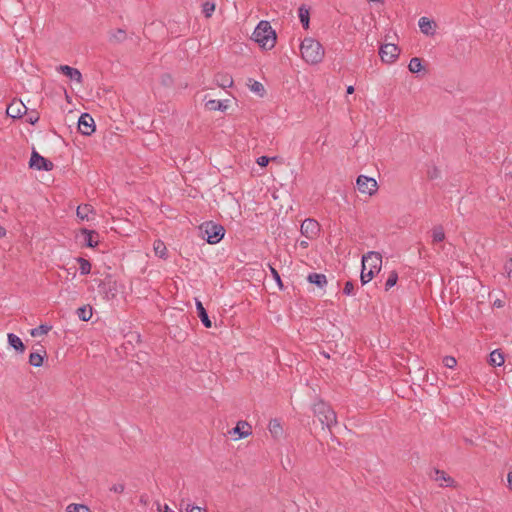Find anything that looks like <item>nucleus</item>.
<instances>
[{
    "label": "nucleus",
    "mask_w": 512,
    "mask_h": 512,
    "mask_svg": "<svg viewBox=\"0 0 512 512\" xmlns=\"http://www.w3.org/2000/svg\"><path fill=\"white\" fill-rule=\"evenodd\" d=\"M382 256L379 252L369 251L362 256L361 283L370 282L381 270Z\"/></svg>",
    "instance_id": "obj_1"
},
{
    "label": "nucleus",
    "mask_w": 512,
    "mask_h": 512,
    "mask_svg": "<svg viewBox=\"0 0 512 512\" xmlns=\"http://www.w3.org/2000/svg\"><path fill=\"white\" fill-rule=\"evenodd\" d=\"M252 40L265 50L274 48L277 40L275 30L268 21L262 20L258 23L252 34Z\"/></svg>",
    "instance_id": "obj_2"
},
{
    "label": "nucleus",
    "mask_w": 512,
    "mask_h": 512,
    "mask_svg": "<svg viewBox=\"0 0 512 512\" xmlns=\"http://www.w3.org/2000/svg\"><path fill=\"white\" fill-rule=\"evenodd\" d=\"M303 60L309 64H318L324 57V48L313 38H305L300 45Z\"/></svg>",
    "instance_id": "obj_3"
},
{
    "label": "nucleus",
    "mask_w": 512,
    "mask_h": 512,
    "mask_svg": "<svg viewBox=\"0 0 512 512\" xmlns=\"http://www.w3.org/2000/svg\"><path fill=\"white\" fill-rule=\"evenodd\" d=\"M313 413L318 418L323 427L331 431L332 426L337 424L335 411L326 402L319 400L313 405Z\"/></svg>",
    "instance_id": "obj_4"
},
{
    "label": "nucleus",
    "mask_w": 512,
    "mask_h": 512,
    "mask_svg": "<svg viewBox=\"0 0 512 512\" xmlns=\"http://www.w3.org/2000/svg\"><path fill=\"white\" fill-rule=\"evenodd\" d=\"M202 237L210 244L220 242L225 234V229L222 225L216 224L213 221H208L200 226Z\"/></svg>",
    "instance_id": "obj_5"
},
{
    "label": "nucleus",
    "mask_w": 512,
    "mask_h": 512,
    "mask_svg": "<svg viewBox=\"0 0 512 512\" xmlns=\"http://www.w3.org/2000/svg\"><path fill=\"white\" fill-rule=\"evenodd\" d=\"M29 167L36 170L51 171L54 164L52 161L41 156L37 151L33 150L29 161Z\"/></svg>",
    "instance_id": "obj_6"
},
{
    "label": "nucleus",
    "mask_w": 512,
    "mask_h": 512,
    "mask_svg": "<svg viewBox=\"0 0 512 512\" xmlns=\"http://www.w3.org/2000/svg\"><path fill=\"white\" fill-rule=\"evenodd\" d=\"M356 185L361 193L373 195L378 189L377 182L374 178H370L364 175L358 176Z\"/></svg>",
    "instance_id": "obj_7"
},
{
    "label": "nucleus",
    "mask_w": 512,
    "mask_h": 512,
    "mask_svg": "<svg viewBox=\"0 0 512 512\" xmlns=\"http://www.w3.org/2000/svg\"><path fill=\"white\" fill-rule=\"evenodd\" d=\"M400 49L397 45L387 43L380 47L379 55L385 63H393L399 57Z\"/></svg>",
    "instance_id": "obj_8"
},
{
    "label": "nucleus",
    "mask_w": 512,
    "mask_h": 512,
    "mask_svg": "<svg viewBox=\"0 0 512 512\" xmlns=\"http://www.w3.org/2000/svg\"><path fill=\"white\" fill-rule=\"evenodd\" d=\"M78 130L82 135L90 136L95 131V122L88 113H83L78 119Z\"/></svg>",
    "instance_id": "obj_9"
},
{
    "label": "nucleus",
    "mask_w": 512,
    "mask_h": 512,
    "mask_svg": "<svg viewBox=\"0 0 512 512\" xmlns=\"http://www.w3.org/2000/svg\"><path fill=\"white\" fill-rule=\"evenodd\" d=\"M7 116L11 118H21L23 115L27 114V107L21 100H13L6 109Z\"/></svg>",
    "instance_id": "obj_10"
},
{
    "label": "nucleus",
    "mask_w": 512,
    "mask_h": 512,
    "mask_svg": "<svg viewBox=\"0 0 512 512\" xmlns=\"http://www.w3.org/2000/svg\"><path fill=\"white\" fill-rule=\"evenodd\" d=\"M319 223L314 219H305L301 224V233L308 239L314 238L319 232Z\"/></svg>",
    "instance_id": "obj_11"
},
{
    "label": "nucleus",
    "mask_w": 512,
    "mask_h": 512,
    "mask_svg": "<svg viewBox=\"0 0 512 512\" xmlns=\"http://www.w3.org/2000/svg\"><path fill=\"white\" fill-rule=\"evenodd\" d=\"M128 38L126 30L122 28L111 29L108 31V42L112 45H119Z\"/></svg>",
    "instance_id": "obj_12"
},
{
    "label": "nucleus",
    "mask_w": 512,
    "mask_h": 512,
    "mask_svg": "<svg viewBox=\"0 0 512 512\" xmlns=\"http://www.w3.org/2000/svg\"><path fill=\"white\" fill-rule=\"evenodd\" d=\"M430 477L434 481L440 482L441 486L449 487L454 482V480L449 475H447L443 470H439V469H436V468H434L432 470V472L430 473Z\"/></svg>",
    "instance_id": "obj_13"
},
{
    "label": "nucleus",
    "mask_w": 512,
    "mask_h": 512,
    "mask_svg": "<svg viewBox=\"0 0 512 512\" xmlns=\"http://www.w3.org/2000/svg\"><path fill=\"white\" fill-rule=\"evenodd\" d=\"M80 233L85 236V246L94 248L99 243V234L95 230L81 228Z\"/></svg>",
    "instance_id": "obj_14"
},
{
    "label": "nucleus",
    "mask_w": 512,
    "mask_h": 512,
    "mask_svg": "<svg viewBox=\"0 0 512 512\" xmlns=\"http://www.w3.org/2000/svg\"><path fill=\"white\" fill-rule=\"evenodd\" d=\"M59 70L67 77H69L71 80L76 81L78 83L82 82V74L81 72L68 65H61L59 67Z\"/></svg>",
    "instance_id": "obj_15"
},
{
    "label": "nucleus",
    "mask_w": 512,
    "mask_h": 512,
    "mask_svg": "<svg viewBox=\"0 0 512 512\" xmlns=\"http://www.w3.org/2000/svg\"><path fill=\"white\" fill-rule=\"evenodd\" d=\"M233 433L238 434V439L246 438L252 434V428L246 421H239L233 428Z\"/></svg>",
    "instance_id": "obj_16"
},
{
    "label": "nucleus",
    "mask_w": 512,
    "mask_h": 512,
    "mask_svg": "<svg viewBox=\"0 0 512 512\" xmlns=\"http://www.w3.org/2000/svg\"><path fill=\"white\" fill-rule=\"evenodd\" d=\"M196 310H197L198 317L200 318L202 324L206 328H211L212 322L208 316L206 309L204 308L203 304L199 300H196Z\"/></svg>",
    "instance_id": "obj_17"
},
{
    "label": "nucleus",
    "mask_w": 512,
    "mask_h": 512,
    "mask_svg": "<svg viewBox=\"0 0 512 512\" xmlns=\"http://www.w3.org/2000/svg\"><path fill=\"white\" fill-rule=\"evenodd\" d=\"M298 17L304 29L309 28L310 23V9L305 4H302L298 9Z\"/></svg>",
    "instance_id": "obj_18"
},
{
    "label": "nucleus",
    "mask_w": 512,
    "mask_h": 512,
    "mask_svg": "<svg viewBox=\"0 0 512 512\" xmlns=\"http://www.w3.org/2000/svg\"><path fill=\"white\" fill-rule=\"evenodd\" d=\"M8 338V344L13 347L18 353H24L26 347L20 337H18L14 333H9L7 335Z\"/></svg>",
    "instance_id": "obj_19"
},
{
    "label": "nucleus",
    "mask_w": 512,
    "mask_h": 512,
    "mask_svg": "<svg viewBox=\"0 0 512 512\" xmlns=\"http://www.w3.org/2000/svg\"><path fill=\"white\" fill-rule=\"evenodd\" d=\"M307 281L311 284L318 286L319 288H323L327 285L326 275L321 273H310L307 276Z\"/></svg>",
    "instance_id": "obj_20"
},
{
    "label": "nucleus",
    "mask_w": 512,
    "mask_h": 512,
    "mask_svg": "<svg viewBox=\"0 0 512 512\" xmlns=\"http://www.w3.org/2000/svg\"><path fill=\"white\" fill-rule=\"evenodd\" d=\"M46 356V351L42 347L41 350L37 352H32L29 355V364L34 367H40L43 364V359Z\"/></svg>",
    "instance_id": "obj_21"
},
{
    "label": "nucleus",
    "mask_w": 512,
    "mask_h": 512,
    "mask_svg": "<svg viewBox=\"0 0 512 512\" xmlns=\"http://www.w3.org/2000/svg\"><path fill=\"white\" fill-rule=\"evenodd\" d=\"M488 362L494 367L503 365L505 362L503 352L500 349H495L490 353Z\"/></svg>",
    "instance_id": "obj_22"
},
{
    "label": "nucleus",
    "mask_w": 512,
    "mask_h": 512,
    "mask_svg": "<svg viewBox=\"0 0 512 512\" xmlns=\"http://www.w3.org/2000/svg\"><path fill=\"white\" fill-rule=\"evenodd\" d=\"M269 431L273 438L278 439L283 435V428L278 419H272L269 422Z\"/></svg>",
    "instance_id": "obj_23"
},
{
    "label": "nucleus",
    "mask_w": 512,
    "mask_h": 512,
    "mask_svg": "<svg viewBox=\"0 0 512 512\" xmlns=\"http://www.w3.org/2000/svg\"><path fill=\"white\" fill-rule=\"evenodd\" d=\"M418 24H419L421 31L424 34L430 35V34L434 33L433 28H434L435 24L432 20H429L427 17H421L419 19Z\"/></svg>",
    "instance_id": "obj_24"
},
{
    "label": "nucleus",
    "mask_w": 512,
    "mask_h": 512,
    "mask_svg": "<svg viewBox=\"0 0 512 512\" xmlns=\"http://www.w3.org/2000/svg\"><path fill=\"white\" fill-rule=\"evenodd\" d=\"M153 249H154V252L155 254L162 258V259H166L167 258V248L164 244L163 241L161 240H156L153 244Z\"/></svg>",
    "instance_id": "obj_25"
},
{
    "label": "nucleus",
    "mask_w": 512,
    "mask_h": 512,
    "mask_svg": "<svg viewBox=\"0 0 512 512\" xmlns=\"http://www.w3.org/2000/svg\"><path fill=\"white\" fill-rule=\"evenodd\" d=\"M205 107L210 111H225L227 109V105L220 100H209L205 103Z\"/></svg>",
    "instance_id": "obj_26"
},
{
    "label": "nucleus",
    "mask_w": 512,
    "mask_h": 512,
    "mask_svg": "<svg viewBox=\"0 0 512 512\" xmlns=\"http://www.w3.org/2000/svg\"><path fill=\"white\" fill-rule=\"evenodd\" d=\"M76 314L82 321H88L92 317V308L90 306H82L76 310Z\"/></svg>",
    "instance_id": "obj_27"
},
{
    "label": "nucleus",
    "mask_w": 512,
    "mask_h": 512,
    "mask_svg": "<svg viewBox=\"0 0 512 512\" xmlns=\"http://www.w3.org/2000/svg\"><path fill=\"white\" fill-rule=\"evenodd\" d=\"M76 261L79 263V269H80V273L81 275H88L90 272H91V263L83 258V257H78L76 258Z\"/></svg>",
    "instance_id": "obj_28"
},
{
    "label": "nucleus",
    "mask_w": 512,
    "mask_h": 512,
    "mask_svg": "<svg viewBox=\"0 0 512 512\" xmlns=\"http://www.w3.org/2000/svg\"><path fill=\"white\" fill-rule=\"evenodd\" d=\"M248 81H249L248 86L250 87L251 91L258 94L259 96L264 95L265 89H264V86L262 83L254 80V79H251V78H249Z\"/></svg>",
    "instance_id": "obj_29"
},
{
    "label": "nucleus",
    "mask_w": 512,
    "mask_h": 512,
    "mask_svg": "<svg viewBox=\"0 0 512 512\" xmlns=\"http://www.w3.org/2000/svg\"><path fill=\"white\" fill-rule=\"evenodd\" d=\"M408 69L411 73H418L423 69L422 60L418 57H413L408 65Z\"/></svg>",
    "instance_id": "obj_30"
},
{
    "label": "nucleus",
    "mask_w": 512,
    "mask_h": 512,
    "mask_svg": "<svg viewBox=\"0 0 512 512\" xmlns=\"http://www.w3.org/2000/svg\"><path fill=\"white\" fill-rule=\"evenodd\" d=\"M445 239V233L442 226H436L433 228L432 240L433 243L442 242Z\"/></svg>",
    "instance_id": "obj_31"
},
{
    "label": "nucleus",
    "mask_w": 512,
    "mask_h": 512,
    "mask_svg": "<svg viewBox=\"0 0 512 512\" xmlns=\"http://www.w3.org/2000/svg\"><path fill=\"white\" fill-rule=\"evenodd\" d=\"M216 82H217L218 86H220L222 88H226V87L232 86L233 79H232V77H230L228 75H217Z\"/></svg>",
    "instance_id": "obj_32"
},
{
    "label": "nucleus",
    "mask_w": 512,
    "mask_h": 512,
    "mask_svg": "<svg viewBox=\"0 0 512 512\" xmlns=\"http://www.w3.org/2000/svg\"><path fill=\"white\" fill-rule=\"evenodd\" d=\"M92 212V207L89 204L80 205L77 208V216L81 219H88L89 213Z\"/></svg>",
    "instance_id": "obj_33"
},
{
    "label": "nucleus",
    "mask_w": 512,
    "mask_h": 512,
    "mask_svg": "<svg viewBox=\"0 0 512 512\" xmlns=\"http://www.w3.org/2000/svg\"><path fill=\"white\" fill-rule=\"evenodd\" d=\"M50 330H51V326L42 324L36 328H33L30 331V334L32 337H38L40 335L47 334Z\"/></svg>",
    "instance_id": "obj_34"
},
{
    "label": "nucleus",
    "mask_w": 512,
    "mask_h": 512,
    "mask_svg": "<svg viewBox=\"0 0 512 512\" xmlns=\"http://www.w3.org/2000/svg\"><path fill=\"white\" fill-rule=\"evenodd\" d=\"M397 281H398L397 272L396 271L390 272L388 279L386 280V283H385V290L388 291L389 289H391L393 286L396 285Z\"/></svg>",
    "instance_id": "obj_35"
},
{
    "label": "nucleus",
    "mask_w": 512,
    "mask_h": 512,
    "mask_svg": "<svg viewBox=\"0 0 512 512\" xmlns=\"http://www.w3.org/2000/svg\"><path fill=\"white\" fill-rule=\"evenodd\" d=\"M215 10V4L213 2L206 1L202 5V12L205 15L206 18H209L212 16L213 12Z\"/></svg>",
    "instance_id": "obj_36"
},
{
    "label": "nucleus",
    "mask_w": 512,
    "mask_h": 512,
    "mask_svg": "<svg viewBox=\"0 0 512 512\" xmlns=\"http://www.w3.org/2000/svg\"><path fill=\"white\" fill-rule=\"evenodd\" d=\"M67 512H91L90 509L83 504H70L67 507Z\"/></svg>",
    "instance_id": "obj_37"
},
{
    "label": "nucleus",
    "mask_w": 512,
    "mask_h": 512,
    "mask_svg": "<svg viewBox=\"0 0 512 512\" xmlns=\"http://www.w3.org/2000/svg\"><path fill=\"white\" fill-rule=\"evenodd\" d=\"M180 507L181 510H184V512H199L198 506H194L184 499L181 500Z\"/></svg>",
    "instance_id": "obj_38"
},
{
    "label": "nucleus",
    "mask_w": 512,
    "mask_h": 512,
    "mask_svg": "<svg viewBox=\"0 0 512 512\" xmlns=\"http://www.w3.org/2000/svg\"><path fill=\"white\" fill-rule=\"evenodd\" d=\"M269 269H270V272H271V274H272V277H273V279L276 281V283H277V285H278L279 289H280V290H283L284 285H283V282H282V280H281V277H280V275H279L278 271H277L274 267H272L271 265H269Z\"/></svg>",
    "instance_id": "obj_39"
},
{
    "label": "nucleus",
    "mask_w": 512,
    "mask_h": 512,
    "mask_svg": "<svg viewBox=\"0 0 512 512\" xmlns=\"http://www.w3.org/2000/svg\"><path fill=\"white\" fill-rule=\"evenodd\" d=\"M443 364L445 367L452 369L456 366L457 361L453 356H445L443 358Z\"/></svg>",
    "instance_id": "obj_40"
},
{
    "label": "nucleus",
    "mask_w": 512,
    "mask_h": 512,
    "mask_svg": "<svg viewBox=\"0 0 512 512\" xmlns=\"http://www.w3.org/2000/svg\"><path fill=\"white\" fill-rule=\"evenodd\" d=\"M343 294L350 296L354 294V284L352 281H347L343 288Z\"/></svg>",
    "instance_id": "obj_41"
},
{
    "label": "nucleus",
    "mask_w": 512,
    "mask_h": 512,
    "mask_svg": "<svg viewBox=\"0 0 512 512\" xmlns=\"http://www.w3.org/2000/svg\"><path fill=\"white\" fill-rule=\"evenodd\" d=\"M38 120H39V114H38V112H36V111H32L31 113H29V114L27 115V119H26V121H27L28 123L32 124V125H34L35 123H37V122H38Z\"/></svg>",
    "instance_id": "obj_42"
},
{
    "label": "nucleus",
    "mask_w": 512,
    "mask_h": 512,
    "mask_svg": "<svg viewBox=\"0 0 512 512\" xmlns=\"http://www.w3.org/2000/svg\"><path fill=\"white\" fill-rule=\"evenodd\" d=\"M124 490H125V485L123 483H117L110 487V491H112L114 493H118V494L123 493Z\"/></svg>",
    "instance_id": "obj_43"
},
{
    "label": "nucleus",
    "mask_w": 512,
    "mask_h": 512,
    "mask_svg": "<svg viewBox=\"0 0 512 512\" xmlns=\"http://www.w3.org/2000/svg\"><path fill=\"white\" fill-rule=\"evenodd\" d=\"M504 271L510 276L512 273V255L506 260L504 264Z\"/></svg>",
    "instance_id": "obj_44"
},
{
    "label": "nucleus",
    "mask_w": 512,
    "mask_h": 512,
    "mask_svg": "<svg viewBox=\"0 0 512 512\" xmlns=\"http://www.w3.org/2000/svg\"><path fill=\"white\" fill-rule=\"evenodd\" d=\"M270 161V158L267 156H261L257 159V164L261 167H266Z\"/></svg>",
    "instance_id": "obj_45"
},
{
    "label": "nucleus",
    "mask_w": 512,
    "mask_h": 512,
    "mask_svg": "<svg viewBox=\"0 0 512 512\" xmlns=\"http://www.w3.org/2000/svg\"><path fill=\"white\" fill-rule=\"evenodd\" d=\"M438 174H439V171H438V169L436 167H434L432 171L428 172V176H429L430 179L437 178Z\"/></svg>",
    "instance_id": "obj_46"
},
{
    "label": "nucleus",
    "mask_w": 512,
    "mask_h": 512,
    "mask_svg": "<svg viewBox=\"0 0 512 512\" xmlns=\"http://www.w3.org/2000/svg\"><path fill=\"white\" fill-rule=\"evenodd\" d=\"M507 480H508L509 488L512 490V472L508 473Z\"/></svg>",
    "instance_id": "obj_47"
},
{
    "label": "nucleus",
    "mask_w": 512,
    "mask_h": 512,
    "mask_svg": "<svg viewBox=\"0 0 512 512\" xmlns=\"http://www.w3.org/2000/svg\"><path fill=\"white\" fill-rule=\"evenodd\" d=\"M6 235V230L2 226H0V238Z\"/></svg>",
    "instance_id": "obj_48"
},
{
    "label": "nucleus",
    "mask_w": 512,
    "mask_h": 512,
    "mask_svg": "<svg viewBox=\"0 0 512 512\" xmlns=\"http://www.w3.org/2000/svg\"><path fill=\"white\" fill-rule=\"evenodd\" d=\"M346 92H347V94H352L354 92V87L351 85L348 86Z\"/></svg>",
    "instance_id": "obj_49"
},
{
    "label": "nucleus",
    "mask_w": 512,
    "mask_h": 512,
    "mask_svg": "<svg viewBox=\"0 0 512 512\" xmlns=\"http://www.w3.org/2000/svg\"><path fill=\"white\" fill-rule=\"evenodd\" d=\"M494 305L496 307H502V302L500 300H497V301L494 302Z\"/></svg>",
    "instance_id": "obj_50"
},
{
    "label": "nucleus",
    "mask_w": 512,
    "mask_h": 512,
    "mask_svg": "<svg viewBox=\"0 0 512 512\" xmlns=\"http://www.w3.org/2000/svg\"><path fill=\"white\" fill-rule=\"evenodd\" d=\"M300 245H301L302 247H307V246H308V243H307L306 241H302V242L300 243Z\"/></svg>",
    "instance_id": "obj_51"
},
{
    "label": "nucleus",
    "mask_w": 512,
    "mask_h": 512,
    "mask_svg": "<svg viewBox=\"0 0 512 512\" xmlns=\"http://www.w3.org/2000/svg\"><path fill=\"white\" fill-rule=\"evenodd\" d=\"M164 512H174V511H171V510L169 509V507H168L167 505H165V510H164Z\"/></svg>",
    "instance_id": "obj_52"
},
{
    "label": "nucleus",
    "mask_w": 512,
    "mask_h": 512,
    "mask_svg": "<svg viewBox=\"0 0 512 512\" xmlns=\"http://www.w3.org/2000/svg\"><path fill=\"white\" fill-rule=\"evenodd\" d=\"M199 512H206V509H202L199 507Z\"/></svg>",
    "instance_id": "obj_53"
}]
</instances>
